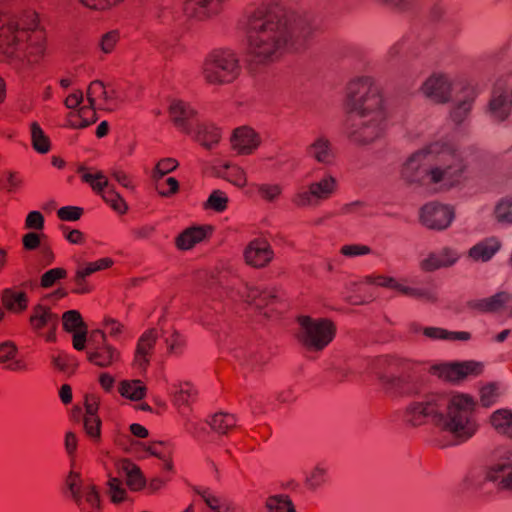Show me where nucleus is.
I'll list each match as a JSON object with an SVG mask.
<instances>
[{"instance_id": "5", "label": "nucleus", "mask_w": 512, "mask_h": 512, "mask_svg": "<svg viewBox=\"0 0 512 512\" xmlns=\"http://www.w3.org/2000/svg\"><path fill=\"white\" fill-rule=\"evenodd\" d=\"M89 105L81 106L67 115V126L73 129L86 128L97 120L96 109L115 111L131 100L126 89L105 86L101 81H92L87 89Z\"/></svg>"}, {"instance_id": "6", "label": "nucleus", "mask_w": 512, "mask_h": 512, "mask_svg": "<svg viewBox=\"0 0 512 512\" xmlns=\"http://www.w3.org/2000/svg\"><path fill=\"white\" fill-rule=\"evenodd\" d=\"M202 77L209 85L222 86L233 83L241 74L240 59L229 48H215L204 58Z\"/></svg>"}, {"instance_id": "43", "label": "nucleus", "mask_w": 512, "mask_h": 512, "mask_svg": "<svg viewBox=\"0 0 512 512\" xmlns=\"http://www.w3.org/2000/svg\"><path fill=\"white\" fill-rule=\"evenodd\" d=\"M155 183L156 190L163 197H170L179 191V182L174 177H151Z\"/></svg>"}, {"instance_id": "33", "label": "nucleus", "mask_w": 512, "mask_h": 512, "mask_svg": "<svg viewBox=\"0 0 512 512\" xmlns=\"http://www.w3.org/2000/svg\"><path fill=\"white\" fill-rule=\"evenodd\" d=\"M487 478L497 483L500 490L512 491V467L508 464H497L487 473Z\"/></svg>"}, {"instance_id": "3", "label": "nucleus", "mask_w": 512, "mask_h": 512, "mask_svg": "<svg viewBox=\"0 0 512 512\" xmlns=\"http://www.w3.org/2000/svg\"><path fill=\"white\" fill-rule=\"evenodd\" d=\"M466 165L457 149L442 140L431 142L404 163L401 177L411 184L448 190L464 179Z\"/></svg>"}, {"instance_id": "47", "label": "nucleus", "mask_w": 512, "mask_h": 512, "mask_svg": "<svg viewBox=\"0 0 512 512\" xmlns=\"http://www.w3.org/2000/svg\"><path fill=\"white\" fill-rule=\"evenodd\" d=\"M101 425L102 422L98 415H85L84 430L93 443H99L101 440Z\"/></svg>"}, {"instance_id": "19", "label": "nucleus", "mask_w": 512, "mask_h": 512, "mask_svg": "<svg viewBox=\"0 0 512 512\" xmlns=\"http://www.w3.org/2000/svg\"><path fill=\"white\" fill-rule=\"evenodd\" d=\"M422 92L434 102L445 103L450 97L451 84L444 75H432L422 85Z\"/></svg>"}, {"instance_id": "63", "label": "nucleus", "mask_w": 512, "mask_h": 512, "mask_svg": "<svg viewBox=\"0 0 512 512\" xmlns=\"http://www.w3.org/2000/svg\"><path fill=\"white\" fill-rule=\"evenodd\" d=\"M370 252V247L362 244H347L342 246L340 249V253L346 257L367 255Z\"/></svg>"}, {"instance_id": "62", "label": "nucleus", "mask_w": 512, "mask_h": 512, "mask_svg": "<svg viewBox=\"0 0 512 512\" xmlns=\"http://www.w3.org/2000/svg\"><path fill=\"white\" fill-rule=\"evenodd\" d=\"M83 214V209L76 206H64L57 211V216L62 221H77Z\"/></svg>"}, {"instance_id": "10", "label": "nucleus", "mask_w": 512, "mask_h": 512, "mask_svg": "<svg viewBox=\"0 0 512 512\" xmlns=\"http://www.w3.org/2000/svg\"><path fill=\"white\" fill-rule=\"evenodd\" d=\"M366 279L369 284L389 288L404 296L426 301H434L436 299L433 291L411 287L407 285L406 280H398L385 275H371Z\"/></svg>"}, {"instance_id": "34", "label": "nucleus", "mask_w": 512, "mask_h": 512, "mask_svg": "<svg viewBox=\"0 0 512 512\" xmlns=\"http://www.w3.org/2000/svg\"><path fill=\"white\" fill-rule=\"evenodd\" d=\"M490 423L494 429L503 435L512 438V411L508 409H498L490 417Z\"/></svg>"}, {"instance_id": "24", "label": "nucleus", "mask_w": 512, "mask_h": 512, "mask_svg": "<svg viewBox=\"0 0 512 512\" xmlns=\"http://www.w3.org/2000/svg\"><path fill=\"white\" fill-rule=\"evenodd\" d=\"M458 253L451 248H443L438 253H431L421 261L420 267L424 271H434L442 267H448L456 263Z\"/></svg>"}, {"instance_id": "7", "label": "nucleus", "mask_w": 512, "mask_h": 512, "mask_svg": "<svg viewBox=\"0 0 512 512\" xmlns=\"http://www.w3.org/2000/svg\"><path fill=\"white\" fill-rule=\"evenodd\" d=\"M299 343L308 351L324 350L335 338L337 328L329 318L300 315L297 317Z\"/></svg>"}, {"instance_id": "15", "label": "nucleus", "mask_w": 512, "mask_h": 512, "mask_svg": "<svg viewBox=\"0 0 512 512\" xmlns=\"http://www.w3.org/2000/svg\"><path fill=\"white\" fill-rule=\"evenodd\" d=\"M158 336V331L155 328H150L139 337L133 359V366L138 370L144 372L149 367Z\"/></svg>"}, {"instance_id": "40", "label": "nucleus", "mask_w": 512, "mask_h": 512, "mask_svg": "<svg viewBox=\"0 0 512 512\" xmlns=\"http://www.w3.org/2000/svg\"><path fill=\"white\" fill-rule=\"evenodd\" d=\"M265 507L269 512H296L293 501L286 494L269 496L265 501Z\"/></svg>"}, {"instance_id": "30", "label": "nucleus", "mask_w": 512, "mask_h": 512, "mask_svg": "<svg viewBox=\"0 0 512 512\" xmlns=\"http://www.w3.org/2000/svg\"><path fill=\"white\" fill-rule=\"evenodd\" d=\"M206 236L207 230L204 227L187 228L176 238V247L180 250H189L202 242Z\"/></svg>"}, {"instance_id": "45", "label": "nucleus", "mask_w": 512, "mask_h": 512, "mask_svg": "<svg viewBox=\"0 0 512 512\" xmlns=\"http://www.w3.org/2000/svg\"><path fill=\"white\" fill-rule=\"evenodd\" d=\"M512 102H507L504 96L500 95L490 101L489 110L496 121H503L510 112Z\"/></svg>"}, {"instance_id": "64", "label": "nucleus", "mask_w": 512, "mask_h": 512, "mask_svg": "<svg viewBox=\"0 0 512 512\" xmlns=\"http://www.w3.org/2000/svg\"><path fill=\"white\" fill-rule=\"evenodd\" d=\"M110 175L122 187L130 190H133L135 188L133 177L127 172L121 169H112Z\"/></svg>"}, {"instance_id": "56", "label": "nucleus", "mask_w": 512, "mask_h": 512, "mask_svg": "<svg viewBox=\"0 0 512 512\" xmlns=\"http://www.w3.org/2000/svg\"><path fill=\"white\" fill-rule=\"evenodd\" d=\"M103 329V338L105 334H108L110 337L118 339L123 334L125 326L117 319L107 316L103 319Z\"/></svg>"}, {"instance_id": "42", "label": "nucleus", "mask_w": 512, "mask_h": 512, "mask_svg": "<svg viewBox=\"0 0 512 512\" xmlns=\"http://www.w3.org/2000/svg\"><path fill=\"white\" fill-rule=\"evenodd\" d=\"M223 176L228 182L238 188H244L248 183L246 171L236 164L226 165Z\"/></svg>"}, {"instance_id": "48", "label": "nucleus", "mask_w": 512, "mask_h": 512, "mask_svg": "<svg viewBox=\"0 0 512 512\" xmlns=\"http://www.w3.org/2000/svg\"><path fill=\"white\" fill-rule=\"evenodd\" d=\"M252 188L258 193V195L266 201H274L282 193V187L279 184H253Z\"/></svg>"}, {"instance_id": "44", "label": "nucleus", "mask_w": 512, "mask_h": 512, "mask_svg": "<svg viewBox=\"0 0 512 512\" xmlns=\"http://www.w3.org/2000/svg\"><path fill=\"white\" fill-rule=\"evenodd\" d=\"M229 203L227 194L222 190H213L204 203V208L215 212H224Z\"/></svg>"}, {"instance_id": "11", "label": "nucleus", "mask_w": 512, "mask_h": 512, "mask_svg": "<svg viewBox=\"0 0 512 512\" xmlns=\"http://www.w3.org/2000/svg\"><path fill=\"white\" fill-rule=\"evenodd\" d=\"M169 119L175 128L187 135L193 132L197 119V110L189 103L181 99H172L168 106Z\"/></svg>"}, {"instance_id": "60", "label": "nucleus", "mask_w": 512, "mask_h": 512, "mask_svg": "<svg viewBox=\"0 0 512 512\" xmlns=\"http://www.w3.org/2000/svg\"><path fill=\"white\" fill-rule=\"evenodd\" d=\"M22 185V178L17 172H7L0 179V186L8 192H14Z\"/></svg>"}, {"instance_id": "55", "label": "nucleus", "mask_w": 512, "mask_h": 512, "mask_svg": "<svg viewBox=\"0 0 512 512\" xmlns=\"http://www.w3.org/2000/svg\"><path fill=\"white\" fill-rule=\"evenodd\" d=\"M108 493L113 503H120L125 500L126 490L123 483L116 477H112L108 480Z\"/></svg>"}, {"instance_id": "58", "label": "nucleus", "mask_w": 512, "mask_h": 512, "mask_svg": "<svg viewBox=\"0 0 512 512\" xmlns=\"http://www.w3.org/2000/svg\"><path fill=\"white\" fill-rule=\"evenodd\" d=\"M88 276L84 275V273L80 269H76L73 282L74 288L72 289V293L77 295L88 294L93 291V286L88 283L86 280Z\"/></svg>"}, {"instance_id": "2", "label": "nucleus", "mask_w": 512, "mask_h": 512, "mask_svg": "<svg viewBox=\"0 0 512 512\" xmlns=\"http://www.w3.org/2000/svg\"><path fill=\"white\" fill-rule=\"evenodd\" d=\"M476 405L474 397L466 393H454L448 399L433 393L410 403L404 418L415 427L432 418L438 428L464 442L473 437L479 427L475 417Z\"/></svg>"}, {"instance_id": "51", "label": "nucleus", "mask_w": 512, "mask_h": 512, "mask_svg": "<svg viewBox=\"0 0 512 512\" xmlns=\"http://www.w3.org/2000/svg\"><path fill=\"white\" fill-rule=\"evenodd\" d=\"M66 485L71 492L72 498L78 506L83 504L81 489L83 488L79 473L71 471L66 479Z\"/></svg>"}, {"instance_id": "12", "label": "nucleus", "mask_w": 512, "mask_h": 512, "mask_svg": "<svg viewBox=\"0 0 512 512\" xmlns=\"http://www.w3.org/2000/svg\"><path fill=\"white\" fill-rule=\"evenodd\" d=\"M243 259L246 265L255 269H262L273 261L274 251L267 240L256 238L245 246Z\"/></svg>"}, {"instance_id": "49", "label": "nucleus", "mask_w": 512, "mask_h": 512, "mask_svg": "<svg viewBox=\"0 0 512 512\" xmlns=\"http://www.w3.org/2000/svg\"><path fill=\"white\" fill-rule=\"evenodd\" d=\"M114 264L113 259L110 257L100 258L98 260L92 262H86L84 264L79 265L77 268L80 269L84 275L91 276L92 274L109 269Z\"/></svg>"}, {"instance_id": "21", "label": "nucleus", "mask_w": 512, "mask_h": 512, "mask_svg": "<svg viewBox=\"0 0 512 512\" xmlns=\"http://www.w3.org/2000/svg\"><path fill=\"white\" fill-rule=\"evenodd\" d=\"M87 359L98 367L106 368L120 360V352L117 348L105 343L95 349L90 348L87 351Z\"/></svg>"}, {"instance_id": "13", "label": "nucleus", "mask_w": 512, "mask_h": 512, "mask_svg": "<svg viewBox=\"0 0 512 512\" xmlns=\"http://www.w3.org/2000/svg\"><path fill=\"white\" fill-rule=\"evenodd\" d=\"M454 210L438 203H428L421 209L420 220L423 225L430 229L443 230L452 223Z\"/></svg>"}, {"instance_id": "53", "label": "nucleus", "mask_w": 512, "mask_h": 512, "mask_svg": "<svg viewBox=\"0 0 512 512\" xmlns=\"http://www.w3.org/2000/svg\"><path fill=\"white\" fill-rule=\"evenodd\" d=\"M67 277V270L62 267L52 268L42 274L40 286L44 289L51 288L57 281Z\"/></svg>"}, {"instance_id": "35", "label": "nucleus", "mask_w": 512, "mask_h": 512, "mask_svg": "<svg viewBox=\"0 0 512 512\" xmlns=\"http://www.w3.org/2000/svg\"><path fill=\"white\" fill-rule=\"evenodd\" d=\"M187 3L200 18H206L221 11L223 0H187Z\"/></svg>"}, {"instance_id": "27", "label": "nucleus", "mask_w": 512, "mask_h": 512, "mask_svg": "<svg viewBox=\"0 0 512 512\" xmlns=\"http://www.w3.org/2000/svg\"><path fill=\"white\" fill-rule=\"evenodd\" d=\"M500 247L501 243L496 237L486 238L470 248L469 256L474 261L487 262L499 251Z\"/></svg>"}, {"instance_id": "52", "label": "nucleus", "mask_w": 512, "mask_h": 512, "mask_svg": "<svg viewBox=\"0 0 512 512\" xmlns=\"http://www.w3.org/2000/svg\"><path fill=\"white\" fill-rule=\"evenodd\" d=\"M46 239V235L42 232H28L22 237L23 249L26 251L41 249V247L46 243Z\"/></svg>"}, {"instance_id": "17", "label": "nucleus", "mask_w": 512, "mask_h": 512, "mask_svg": "<svg viewBox=\"0 0 512 512\" xmlns=\"http://www.w3.org/2000/svg\"><path fill=\"white\" fill-rule=\"evenodd\" d=\"M239 293L244 301L254 304L259 309H264L268 306L277 309L278 306L282 305L278 297L274 295L272 291L261 290L254 285L244 284L240 288Z\"/></svg>"}, {"instance_id": "28", "label": "nucleus", "mask_w": 512, "mask_h": 512, "mask_svg": "<svg viewBox=\"0 0 512 512\" xmlns=\"http://www.w3.org/2000/svg\"><path fill=\"white\" fill-rule=\"evenodd\" d=\"M510 300L511 296L507 292H499L488 298L471 301L469 306L480 312H496L502 309Z\"/></svg>"}, {"instance_id": "29", "label": "nucleus", "mask_w": 512, "mask_h": 512, "mask_svg": "<svg viewBox=\"0 0 512 512\" xmlns=\"http://www.w3.org/2000/svg\"><path fill=\"white\" fill-rule=\"evenodd\" d=\"M118 467L119 471L126 477V484L131 490L138 491L144 487L145 479L136 464L124 459L119 462Z\"/></svg>"}, {"instance_id": "31", "label": "nucleus", "mask_w": 512, "mask_h": 512, "mask_svg": "<svg viewBox=\"0 0 512 512\" xmlns=\"http://www.w3.org/2000/svg\"><path fill=\"white\" fill-rule=\"evenodd\" d=\"M81 173V180L90 185L92 190L103 196V192H107L108 189L113 187L112 184L109 183L107 176L102 171H88L84 168L79 170Z\"/></svg>"}, {"instance_id": "8", "label": "nucleus", "mask_w": 512, "mask_h": 512, "mask_svg": "<svg viewBox=\"0 0 512 512\" xmlns=\"http://www.w3.org/2000/svg\"><path fill=\"white\" fill-rule=\"evenodd\" d=\"M483 370V363L474 360L440 363L433 365L430 369L432 374L450 382H459L467 377L479 376Z\"/></svg>"}, {"instance_id": "46", "label": "nucleus", "mask_w": 512, "mask_h": 512, "mask_svg": "<svg viewBox=\"0 0 512 512\" xmlns=\"http://www.w3.org/2000/svg\"><path fill=\"white\" fill-rule=\"evenodd\" d=\"M120 39L121 33L118 29L107 31L99 38L98 47L103 53L110 54L115 51Z\"/></svg>"}, {"instance_id": "16", "label": "nucleus", "mask_w": 512, "mask_h": 512, "mask_svg": "<svg viewBox=\"0 0 512 512\" xmlns=\"http://www.w3.org/2000/svg\"><path fill=\"white\" fill-rule=\"evenodd\" d=\"M63 329L72 334L74 349L82 351L86 344L87 326L78 310H68L62 315Z\"/></svg>"}, {"instance_id": "39", "label": "nucleus", "mask_w": 512, "mask_h": 512, "mask_svg": "<svg viewBox=\"0 0 512 512\" xmlns=\"http://www.w3.org/2000/svg\"><path fill=\"white\" fill-rule=\"evenodd\" d=\"M423 334L431 339H444L452 341H467L471 338V334L466 331L451 332L443 328L427 327L424 328Z\"/></svg>"}, {"instance_id": "9", "label": "nucleus", "mask_w": 512, "mask_h": 512, "mask_svg": "<svg viewBox=\"0 0 512 512\" xmlns=\"http://www.w3.org/2000/svg\"><path fill=\"white\" fill-rule=\"evenodd\" d=\"M337 189V181L331 175L309 185L308 190L298 191L293 197V203L299 207L317 204L321 200L330 198Z\"/></svg>"}, {"instance_id": "22", "label": "nucleus", "mask_w": 512, "mask_h": 512, "mask_svg": "<svg viewBox=\"0 0 512 512\" xmlns=\"http://www.w3.org/2000/svg\"><path fill=\"white\" fill-rule=\"evenodd\" d=\"M1 303L7 311L20 314L28 308L29 299L25 291L5 288L1 292Z\"/></svg>"}, {"instance_id": "14", "label": "nucleus", "mask_w": 512, "mask_h": 512, "mask_svg": "<svg viewBox=\"0 0 512 512\" xmlns=\"http://www.w3.org/2000/svg\"><path fill=\"white\" fill-rule=\"evenodd\" d=\"M260 134L250 126H240L233 130L230 137V144L233 151L238 155H251L261 145Z\"/></svg>"}, {"instance_id": "25", "label": "nucleus", "mask_w": 512, "mask_h": 512, "mask_svg": "<svg viewBox=\"0 0 512 512\" xmlns=\"http://www.w3.org/2000/svg\"><path fill=\"white\" fill-rule=\"evenodd\" d=\"M29 323L35 331H40L46 327H51L52 330H55L58 323V317L49 307L39 304L33 307Z\"/></svg>"}, {"instance_id": "59", "label": "nucleus", "mask_w": 512, "mask_h": 512, "mask_svg": "<svg viewBox=\"0 0 512 512\" xmlns=\"http://www.w3.org/2000/svg\"><path fill=\"white\" fill-rule=\"evenodd\" d=\"M495 215L499 222L512 223V199L502 200L495 208Z\"/></svg>"}, {"instance_id": "18", "label": "nucleus", "mask_w": 512, "mask_h": 512, "mask_svg": "<svg viewBox=\"0 0 512 512\" xmlns=\"http://www.w3.org/2000/svg\"><path fill=\"white\" fill-rule=\"evenodd\" d=\"M187 135L205 149H212L220 143L222 130L212 122L198 121L193 127V132Z\"/></svg>"}, {"instance_id": "38", "label": "nucleus", "mask_w": 512, "mask_h": 512, "mask_svg": "<svg viewBox=\"0 0 512 512\" xmlns=\"http://www.w3.org/2000/svg\"><path fill=\"white\" fill-rule=\"evenodd\" d=\"M210 427L219 434H227L236 427V416L230 413L219 412L212 416Z\"/></svg>"}, {"instance_id": "61", "label": "nucleus", "mask_w": 512, "mask_h": 512, "mask_svg": "<svg viewBox=\"0 0 512 512\" xmlns=\"http://www.w3.org/2000/svg\"><path fill=\"white\" fill-rule=\"evenodd\" d=\"M45 219L41 212L31 211L25 219V228L29 230L42 231L44 229Z\"/></svg>"}, {"instance_id": "32", "label": "nucleus", "mask_w": 512, "mask_h": 512, "mask_svg": "<svg viewBox=\"0 0 512 512\" xmlns=\"http://www.w3.org/2000/svg\"><path fill=\"white\" fill-rule=\"evenodd\" d=\"M308 155L320 163H330L334 158L331 143L325 137L315 139L307 149Z\"/></svg>"}, {"instance_id": "4", "label": "nucleus", "mask_w": 512, "mask_h": 512, "mask_svg": "<svg viewBox=\"0 0 512 512\" xmlns=\"http://www.w3.org/2000/svg\"><path fill=\"white\" fill-rule=\"evenodd\" d=\"M346 107L355 115L351 116L350 138L367 144L379 138L385 130L387 111L383 95L370 77L351 81L347 86Z\"/></svg>"}, {"instance_id": "20", "label": "nucleus", "mask_w": 512, "mask_h": 512, "mask_svg": "<svg viewBox=\"0 0 512 512\" xmlns=\"http://www.w3.org/2000/svg\"><path fill=\"white\" fill-rule=\"evenodd\" d=\"M172 402L177 408L188 407L197 400L198 390L190 382H178L169 386Z\"/></svg>"}, {"instance_id": "23", "label": "nucleus", "mask_w": 512, "mask_h": 512, "mask_svg": "<svg viewBox=\"0 0 512 512\" xmlns=\"http://www.w3.org/2000/svg\"><path fill=\"white\" fill-rule=\"evenodd\" d=\"M195 492L212 512H229L232 503L229 498L209 487H198Z\"/></svg>"}, {"instance_id": "1", "label": "nucleus", "mask_w": 512, "mask_h": 512, "mask_svg": "<svg viewBox=\"0 0 512 512\" xmlns=\"http://www.w3.org/2000/svg\"><path fill=\"white\" fill-rule=\"evenodd\" d=\"M248 52L258 62L273 60L284 51L300 48L311 28L288 15L279 0H257L246 10Z\"/></svg>"}, {"instance_id": "54", "label": "nucleus", "mask_w": 512, "mask_h": 512, "mask_svg": "<svg viewBox=\"0 0 512 512\" xmlns=\"http://www.w3.org/2000/svg\"><path fill=\"white\" fill-rule=\"evenodd\" d=\"M179 166V162L175 158L167 157L160 159L156 165L155 168L152 171L151 177H161L166 176L170 172L177 169Z\"/></svg>"}, {"instance_id": "37", "label": "nucleus", "mask_w": 512, "mask_h": 512, "mask_svg": "<svg viewBox=\"0 0 512 512\" xmlns=\"http://www.w3.org/2000/svg\"><path fill=\"white\" fill-rule=\"evenodd\" d=\"M164 342L170 356L182 355L187 346L186 338L175 329L166 332Z\"/></svg>"}, {"instance_id": "36", "label": "nucleus", "mask_w": 512, "mask_h": 512, "mask_svg": "<svg viewBox=\"0 0 512 512\" xmlns=\"http://www.w3.org/2000/svg\"><path fill=\"white\" fill-rule=\"evenodd\" d=\"M30 135L32 147L36 152L40 154H46L50 151V139L45 134L38 122H32L30 124Z\"/></svg>"}, {"instance_id": "26", "label": "nucleus", "mask_w": 512, "mask_h": 512, "mask_svg": "<svg viewBox=\"0 0 512 512\" xmlns=\"http://www.w3.org/2000/svg\"><path fill=\"white\" fill-rule=\"evenodd\" d=\"M146 384L139 379H125L118 384V393L124 399L138 402L143 400L147 395Z\"/></svg>"}, {"instance_id": "41", "label": "nucleus", "mask_w": 512, "mask_h": 512, "mask_svg": "<svg viewBox=\"0 0 512 512\" xmlns=\"http://www.w3.org/2000/svg\"><path fill=\"white\" fill-rule=\"evenodd\" d=\"M103 201L118 215H125L128 212V204L123 197L114 189H108L107 192H103L101 197Z\"/></svg>"}, {"instance_id": "50", "label": "nucleus", "mask_w": 512, "mask_h": 512, "mask_svg": "<svg viewBox=\"0 0 512 512\" xmlns=\"http://www.w3.org/2000/svg\"><path fill=\"white\" fill-rule=\"evenodd\" d=\"M83 504L78 506L82 510L99 507L100 499L96 487L92 484L84 485L81 489Z\"/></svg>"}, {"instance_id": "57", "label": "nucleus", "mask_w": 512, "mask_h": 512, "mask_svg": "<svg viewBox=\"0 0 512 512\" xmlns=\"http://www.w3.org/2000/svg\"><path fill=\"white\" fill-rule=\"evenodd\" d=\"M498 397V387L494 383H489L480 389V402L484 407L492 406Z\"/></svg>"}]
</instances>
